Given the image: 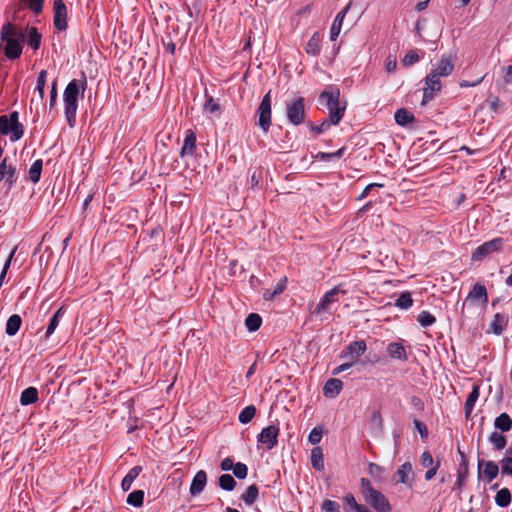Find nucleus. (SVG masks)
Returning a JSON list of instances; mask_svg holds the SVG:
<instances>
[{"label":"nucleus","mask_w":512,"mask_h":512,"mask_svg":"<svg viewBox=\"0 0 512 512\" xmlns=\"http://www.w3.org/2000/svg\"><path fill=\"white\" fill-rule=\"evenodd\" d=\"M87 88V79L85 73H82L81 79L71 80L63 93L65 118L70 127H73L76 121L79 99L83 97Z\"/></svg>","instance_id":"1"},{"label":"nucleus","mask_w":512,"mask_h":512,"mask_svg":"<svg viewBox=\"0 0 512 512\" xmlns=\"http://www.w3.org/2000/svg\"><path fill=\"white\" fill-rule=\"evenodd\" d=\"M25 35L22 30L10 22L4 24L0 31V49L8 59H18L22 54Z\"/></svg>","instance_id":"2"},{"label":"nucleus","mask_w":512,"mask_h":512,"mask_svg":"<svg viewBox=\"0 0 512 512\" xmlns=\"http://www.w3.org/2000/svg\"><path fill=\"white\" fill-rule=\"evenodd\" d=\"M360 490L366 502H368L377 512H390L391 507L387 498L381 492L374 489L368 479L361 478Z\"/></svg>","instance_id":"3"},{"label":"nucleus","mask_w":512,"mask_h":512,"mask_svg":"<svg viewBox=\"0 0 512 512\" xmlns=\"http://www.w3.org/2000/svg\"><path fill=\"white\" fill-rule=\"evenodd\" d=\"M339 98L340 91L337 88L325 90L320 94V101L328 108L331 123L333 125L339 124L346 109L345 105H340Z\"/></svg>","instance_id":"4"},{"label":"nucleus","mask_w":512,"mask_h":512,"mask_svg":"<svg viewBox=\"0 0 512 512\" xmlns=\"http://www.w3.org/2000/svg\"><path fill=\"white\" fill-rule=\"evenodd\" d=\"M0 134L10 135L12 142L18 141L24 134V127L19 122V113L12 112L9 116H0Z\"/></svg>","instance_id":"5"},{"label":"nucleus","mask_w":512,"mask_h":512,"mask_svg":"<svg viewBox=\"0 0 512 512\" xmlns=\"http://www.w3.org/2000/svg\"><path fill=\"white\" fill-rule=\"evenodd\" d=\"M286 117L288 121L298 126L305 121V99L303 97H296L286 104Z\"/></svg>","instance_id":"6"},{"label":"nucleus","mask_w":512,"mask_h":512,"mask_svg":"<svg viewBox=\"0 0 512 512\" xmlns=\"http://www.w3.org/2000/svg\"><path fill=\"white\" fill-rule=\"evenodd\" d=\"M504 240L501 237L494 238L490 241H486L478 246L475 251L471 254L472 262H482L489 255L499 252L502 250Z\"/></svg>","instance_id":"7"},{"label":"nucleus","mask_w":512,"mask_h":512,"mask_svg":"<svg viewBox=\"0 0 512 512\" xmlns=\"http://www.w3.org/2000/svg\"><path fill=\"white\" fill-rule=\"evenodd\" d=\"M340 293L344 294L345 291L341 290L339 286H335L334 288L326 292L319 301V303L316 305L312 313L318 316H322L324 313L328 312L331 308V305L339 301L338 295Z\"/></svg>","instance_id":"8"},{"label":"nucleus","mask_w":512,"mask_h":512,"mask_svg":"<svg viewBox=\"0 0 512 512\" xmlns=\"http://www.w3.org/2000/svg\"><path fill=\"white\" fill-rule=\"evenodd\" d=\"M258 125L267 132L271 126V92L269 91L262 99L258 109Z\"/></svg>","instance_id":"9"},{"label":"nucleus","mask_w":512,"mask_h":512,"mask_svg":"<svg viewBox=\"0 0 512 512\" xmlns=\"http://www.w3.org/2000/svg\"><path fill=\"white\" fill-rule=\"evenodd\" d=\"M279 427L276 425H269L262 429L257 436L259 443L265 445L267 450L273 449L278 443Z\"/></svg>","instance_id":"10"},{"label":"nucleus","mask_w":512,"mask_h":512,"mask_svg":"<svg viewBox=\"0 0 512 512\" xmlns=\"http://www.w3.org/2000/svg\"><path fill=\"white\" fill-rule=\"evenodd\" d=\"M425 88H424V94H423V101L422 103H426L433 99L436 92L440 91L441 89V81L440 76L437 74H434L432 71L426 76L425 78Z\"/></svg>","instance_id":"11"},{"label":"nucleus","mask_w":512,"mask_h":512,"mask_svg":"<svg viewBox=\"0 0 512 512\" xmlns=\"http://www.w3.org/2000/svg\"><path fill=\"white\" fill-rule=\"evenodd\" d=\"M366 343L363 340L354 341L350 343L346 349L342 352V358H348L354 364L358 361L366 351Z\"/></svg>","instance_id":"12"},{"label":"nucleus","mask_w":512,"mask_h":512,"mask_svg":"<svg viewBox=\"0 0 512 512\" xmlns=\"http://www.w3.org/2000/svg\"><path fill=\"white\" fill-rule=\"evenodd\" d=\"M4 181V185L10 189L17 181L16 168L8 165L7 158H3L0 163V182Z\"/></svg>","instance_id":"13"},{"label":"nucleus","mask_w":512,"mask_h":512,"mask_svg":"<svg viewBox=\"0 0 512 512\" xmlns=\"http://www.w3.org/2000/svg\"><path fill=\"white\" fill-rule=\"evenodd\" d=\"M455 55H443L431 71L440 77L449 76L454 70Z\"/></svg>","instance_id":"14"},{"label":"nucleus","mask_w":512,"mask_h":512,"mask_svg":"<svg viewBox=\"0 0 512 512\" xmlns=\"http://www.w3.org/2000/svg\"><path fill=\"white\" fill-rule=\"evenodd\" d=\"M54 25L58 30L67 28V8L62 0L54 1Z\"/></svg>","instance_id":"15"},{"label":"nucleus","mask_w":512,"mask_h":512,"mask_svg":"<svg viewBox=\"0 0 512 512\" xmlns=\"http://www.w3.org/2000/svg\"><path fill=\"white\" fill-rule=\"evenodd\" d=\"M479 476L483 475L488 482L495 479L499 473L498 465L493 461L479 460L478 462Z\"/></svg>","instance_id":"16"},{"label":"nucleus","mask_w":512,"mask_h":512,"mask_svg":"<svg viewBox=\"0 0 512 512\" xmlns=\"http://www.w3.org/2000/svg\"><path fill=\"white\" fill-rule=\"evenodd\" d=\"M351 8V3L347 4L344 9H342L335 17L331 29H330V40L335 41L339 36L343 21Z\"/></svg>","instance_id":"17"},{"label":"nucleus","mask_w":512,"mask_h":512,"mask_svg":"<svg viewBox=\"0 0 512 512\" xmlns=\"http://www.w3.org/2000/svg\"><path fill=\"white\" fill-rule=\"evenodd\" d=\"M207 483V474L205 471L200 470L194 476L192 483L190 485V494L192 496L199 495L205 488Z\"/></svg>","instance_id":"18"},{"label":"nucleus","mask_w":512,"mask_h":512,"mask_svg":"<svg viewBox=\"0 0 512 512\" xmlns=\"http://www.w3.org/2000/svg\"><path fill=\"white\" fill-rule=\"evenodd\" d=\"M480 301L483 304L488 302V294L486 287L480 283H476L469 292L466 301Z\"/></svg>","instance_id":"19"},{"label":"nucleus","mask_w":512,"mask_h":512,"mask_svg":"<svg viewBox=\"0 0 512 512\" xmlns=\"http://www.w3.org/2000/svg\"><path fill=\"white\" fill-rule=\"evenodd\" d=\"M458 452L461 455L462 461H461V463L459 465V469L457 471V480L455 482L454 489L460 490L468 477L469 469H468V463L466 461L465 454L463 452H461L460 450H458Z\"/></svg>","instance_id":"20"},{"label":"nucleus","mask_w":512,"mask_h":512,"mask_svg":"<svg viewBox=\"0 0 512 512\" xmlns=\"http://www.w3.org/2000/svg\"><path fill=\"white\" fill-rule=\"evenodd\" d=\"M342 388L343 383L340 379L331 378L325 383L323 393L326 397H335L341 392Z\"/></svg>","instance_id":"21"},{"label":"nucleus","mask_w":512,"mask_h":512,"mask_svg":"<svg viewBox=\"0 0 512 512\" xmlns=\"http://www.w3.org/2000/svg\"><path fill=\"white\" fill-rule=\"evenodd\" d=\"M387 353L389 357L406 361L407 360V353L404 348V346L401 343L398 342H391L387 346Z\"/></svg>","instance_id":"22"},{"label":"nucleus","mask_w":512,"mask_h":512,"mask_svg":"<svg viewBox=\"0 0 512 512\" xmlns=\"http://www.w3.org/2000/svg\"><path fill=\"white\" fill-rule=\"evenodd\" d=\"M196 150V136L192 131H188L184 139L183 146L181 148L180 155L185 157L187 155H193Z\"/></svg>","instance_id":"23"},{"label":"nucleus","mask_w":512,"mask_h":512,"mask_svg":"<svg viewBox=\"0 0 512 512\" xmlns=\"http://www.w3.org/2000/svg\"><path fill=\"white\" fill-rule=\"evenodd\" d=\"M322 37L318 32H315L306 45V52L310 55L316 56L321 51Z\"/></svg>","instance_id":"24"},{"label":"nucleus","mask_w":512,"mask_h":512,"mask_svg":"<svg viewBox=\"0 0 512 512\" xmlns=\"http://www.w3.org/2000/svg\"><path fill=\"white\" fill-rule=\"evenodd\" d=\"M507 324H508V316L505 314L496 313L493 317L491 326H492L493 332L496 335H500L505 330Z\"/></svg>","instance_id":"25"},{"label":"nucleus","mask_w":512,"mask_h":512,"mask_svg":"<svg viewBox=\"0 0 512 512\" xmlns=\"http://www.w3.org/2000/svg\"><path fill=\"white\" fill-rule=\"evenodd\" d=\"M141 471V466H135L129 470L121 482V488L123 491H128L131 488L134 480L139 476Z\"/></svg>","instance_id":"26"},{"label":"nucleus","mask_w":512,"mask_h":512,"mask_svg":"<svg viewBox=\"0 0 512 512\" xmlns=\"http://www.w3.org/2000/svg\"><path fill=\"white\" fill-rule=\"evenodd\" d=\"M394 118L396 123L400 126H406L415 121L414 115L404 108L398 109L395 112Z\"/></svg>","instance_id":"27"},{"label":"nucleus","mask_w":512,"mask_h":512,"mask_svg":"<svg viewBox=\"0 0 512 512\" xmlns=\"http://www.w3.org/2000/svg\"><path fill=\"white\" fill-rule=\"evenodd\" d=\"M494 426L501 432H508L512 428V419L507 413H501L496 417Z\"/></svg>","instance_id":"28"},{"label":"nucleus","mask_w":512,"mask_h":512,"mask_svg":"<svg viewBox=\"0 0 512 512\" xmlns=\"http://www.w3.org/2000/svg\"><path fill=\"white\" fill-rule=\"evenodd\" d=\"M311 464L315 470L321 471L324 469V457L320 447H315L311 451Z\"/></svg>","instance_id":"29"},{"label":"nucleus","mask_w":512,"mask_h":512,"mask_svg":"<svg viewBox=\"0 0 512 512\" xmlns=\"http://www.w3.org/2000/svg\"><path fill=\"white\" fill-rule=\"evenodd\" d=\"M512 496L508 488L500 489L495 496V503L499 507H508L511 504Z\"/></svg>","instance_id":"30"},{"label":"nucleus","mask_w":512,"mask_h":512,"mask_svg":"<svg viewBox=\"0 0 512 512\" xmlns=\"http://www.w3.org/2000/svg\"><path fill=\"white\" fill-rule=\"evenodd\" d=\"M38 400V391L35 387H28L22 393L20 402L22 405H30Z\"/></svg>","instance_id":"31"},{"label":"nucleus","mask_w":512,"mask_h":512,"mask_svg":"<svg viewBox=\"0 0 512 512\" xmlns=\"http://www.w3.org/2000/svg\"><path fill=\"white\" fill-rule=\"evenodd\" d=\"M21 317L17 314L10 316L6 323V333L10 336L15 335L21 326Z\"/></svg>","instance_id":"32"},{"label":"nucleus","mask_w":512,"mask_h":512,"mask_svg":"<svg viewBox=\"0 0 512 512\" xmlns=\"http://www.w3.org/2000/svg\"><path fill=\"white\" fill-rule=\"evenodd\" d=\"M478 398H479V387L474 386L465 402V415L467 418L470 416Z\"/></svg>","instance_id":"33"},{"label":"nucleus","mask_w":512,"mask_h":512,"mask_svg":"<svg viewBox=\"0 0 512 512\" xmlns=\"http://www.w3.org/2000/svg\"><path fill=\"white\" fill-rule=\"evenodd\" d=\"M43 162L41 159L34 161L29 169V179L33 183H37L40 180L42 172Z\"/></svg>","instance_id":"34"},{"label":"nucleus","mask_w":512,"mask_h":512,"mask_svg":"<svg viewBox=\"0 0 512 512\" xmlns=\"http://www.w3.org/2000/svg\"><path fill=\"white\" fill-rule=\"evenodd\" d=\"M500 463L502 474L512 475V445L507 449L506 454Z\"/></svg>","instance_id":"35"},{"label":"nucleus","mask_w":512,"mask_h":512,"mask_svg":"<svg viewBox=\"0 0 512 512\" xmlns=\"http://www.w3.org/2000/svg\"><path fill=\"white\" fill-rule=\"evenodd\" d=\"M489 442L495 450H502L507 444L505 436L496 431L489 436Z\"/></svg>","instance_id":"36"},{"label":"nucleus","mask_w":512,"mask_h":512,"mask_svg":"<svg viewBox=\"0 0 512 512\" xmlns=\"http://www.w3.org/2000/svg\"><path fill=\"white\" fill-rule=\"evenodd\" d=\"M47 81V71L41 70L38 74L37 84L35 87V93H38L39 100L42 101L44 98V89Z\"/></svg>","instance_id":"37"},{"label":"nucleus","mask_w":512,"mask_h":512,"mask_svg":"<svg viewBox=\"0 0 512 512\" xmlns=\"http://www.w3.org/2000/svg\"><path fill=\"white\" fill-rule=\"evenodd\" d=\"M258 497V487L255 484L250 485L242 494L241 499L247 504L252 505Z\"/></svg>","instance_id":"38"},{"label":"nucleus","mask_w":512,"mask_h":512,"mask_svg":"<svg viewBox=\"0 0 512 512\" xmlns=\"http://www.w3.org/2000/svg\"><path fill=\"white\" fill-rule=\"evenodd\" d=\"M261 323L262 319L260 315L256 313L249 314L245 320V325L251 332L258 330L261 326Z\"/></svg>","instance_id":"39"},{"label":"nucleus","mask_w":512,"mask_h":512,"mask_svg":"<svg viewBox=\"0 0 512 512\" xmlns=\"http://www.w3.org/2000/svg\"><path fill=\"white\" fill-rule=\"evenodd\" d=\"M127 503L134 507H141L144 501V491L135 490L131 492L127 497Z\"/></svg>","instance_id":"40"},{"label":"nucleus","mask_w":512,"mask_h":512,"mask_svg":"<svg viewBox=\"0 0 512 512\" xmlns=\"http://www.w3.org/2000/svg\"><path fill=\"white\" fill-rule=\"evenodd\" d=\"M64 313H65V311L63 310V308H59L55 312V314L50 319V322L48 324L47 331H46V337H49L50 335L53 334V332L55 331V329L57 328V326L59 324L60 318L64 315Z\"/></svg>","instance_id":"41"},{"label":"nucleus","mask_w":512,"mask_h":512,"mask_svg":"<svg viewBox=\"0 0 512 512\" xmlns=\"http://www.w3.org/2000/svg\"><path fill=\"white\" fill-rule=\"evenodd\" d=\"M256 414V408L254 405L246 406L239 414V421L242 424L249 423Z\"/></svg>","instance_id":"42"},{"label":"nucleus","mask_w":512,"mask_h":512,"mask_svg":"<svg viewBox=\"0 0 512 512\" xmlns=\"http://www.w3.org/2000/svg\"><path fill=\"white\" fill-rule=\"evenodd\" d=\"M219 486L225 491H232L236 486V481L230 474H223L219 477Z\"/></svg>","instance_id":"43"},{"label":"nucleus","mask_w":512,"mask_h":512,"mask_svg":"<svg viewBox=\"0 0 512 512\" xmlns=\"http://www.w3.org/2000/svg\"><path fill=\"white\" fill-rule=\"evenodd\" d=\"M411 472H412L411 463L405 462L404 464H402L396 472V474L398 476V481L403 484L407 483L408 476Z\"/></svg>","instance_id":"44"},{"label":"nucleus","mask_w":512,"mask_h":512,"mask_svg":"<svg viewBox=\"0 0 512 512\" xmlns=\"http://www.w3.org/2000/svg\"><path fill=\"white\" fill-rule=\"evenodd\" d=\"M413 305V299L409 292L402 293L396 300L395 306L400 309H408Z\"/></svg>","instance_id":"45"},{"label":"nucleus","mask_w":512,"mask_h":512,"mask_svg":"<svg viewBox=\"0 0 512 512\" xmlns=\"http://www.w3.org/2000/svg\"><path fill=\"white\" fill-rule=\"evenodd\" d=\"M41 35L37 32V29L32 27L28 34V45L34 50H37L40 46Z\"/></svg>","instance_id":"46"},{"label":"nucleus","mask_w":512,"mask_h":512,"mask_svg":"<svg viewBox=\"0 0 512 512\" xmlns=\"http://www.w3.org/2000/svg\"><path fill=\"white\" fill-rule=\"evenodd\" d=\"M417 320L422 327H429L436 322V318L428 311H422Z\"/></svg>","instance_id":"47"},{"label":"nucleus","mask_w":512,"mask_h":512,"mask_svg":"<svg viewBox=\"0 0 512 512\" xmlns=\"http://www.w3.org/2000/svg\"><path fill=\"white\" fill-rule=\"evenodd\" d=\"M344 503L351 507V509L355 510L356 512H368V509L362 505H359L355 497L352 494H347L344 497Z\"/></svg>","instance_id":"48"},{"label":"nucleus","mask_w":512,"mask_h":512,"mask_svg":"<svg viewBox=\"0 0 512 512\" xmlns=\"http://www.w3.org/2000/svg\"><path fill=\"white\" fill-rule=\"evenodd\" d=\"M419 59H420V57H419L417 51L410 50L405 54L404 58L402 59V63L404 66L409 67V66L415 64L416 62H418Z\"/></svg>","instance_id":"49"},{"label":"nucleus","mask_w":512,"mask_h":512,"mask_svg":"<svg viewBox=\"0 0 512 512\" xmlns=\"http://www.w3.org/2000/svg\"><path fill=\"white\" fill-rule=\"evenodd\" d=\"M233 473L238 479H245L248 474V468L246 464L238 462L233 467Z\"/></svg>","instance_id":"50"},{"label":"nucleus","mask_w":512,"mask_h":512,"mask_svg":"<svg viewBox=\"0 0 512 512\" xmlns=\"http://www.w3.org/2000/svg\"><path fill=\"white\" fill-rule=\"evenodd\" d=\"M323 431L320 427H315L311 430L308 436V440L311 444L316 445L322 439Z\"/></svg>","instance_id":"51"},{"label":"nucleus","mask_w":512,"mask_h":512,"mask_svg":"<svg viewBox=\"0 0 512 512\" xmlns=\"http://www.w3.org/2000/svg\"><path fill=\"white\" fill-rule=\"evenodd\" d=\"M205 111L209 113H216L220 110V106L217 102L214 101L212 96L206 95V102L204 105Z\"/></svg>","instance_id":"52"},{"label":"nucleus","mask_w":512,"mask_h":512,"mask_svg":"<svg viewBox=\"0 0 512 512\" xmlns=\"http://www.w3.org/2000/svg\"><path fill=\"white\" fill-rule=\"evenodd\" d=\"M322 510L325 512H340V505L333 500H325L322 503Z\"/></svg>","instance_id":"53"},{"label":"nucleus","mask_w":512,"mask_h":512,"mask_svg":"<svg viewBox=\"0 0 512 512\" xmlns=\"http://www.w3.org/2000/svg\"><path fill=\"white\" fill-rule=\"evenodd\" d=\"M420 463L423 467H426V468L435 466L434 459H433L432 455L430 454V452H428V451H425L422 453V455L420 457Z\"/></svg>","instance_id":"54"},{"label":"nucleus","mask_w":512,"mask_h":512,"mask_svg":"<svg viewBox=\"0 0 512 512\" xmlns=\"http://www.w3.org/2000/svg\"><path fill=\"white\" fill-rule=\"evenodd\" d=\"M331 125H333L331 123V119H326L324 121H322V123L320 125H311V130L313 132H315L316 134H321L323 133L324 131H326Z\"/></svg>","instance_id":"55"},{"label":"nucleus","mask_w":512,"mask_h":512,"mask_svg":"<svg viewBox=\"0 0 512 512\" xmlns=\"http://www.w3.org/2000/svg\"><path fill=\"white\" fill-rule=\"evenodd\" d=\"M344 151H345V148L342 147L340 148L339 150H337L336 152H333V153H324V152H321L319 153V157L322 159V160H330V159H333V158H340L343 156L344 154Z\"/></svg>","instance_id":"56"},{"label":"nucleus","mask_w":512,"mask_h":512,"mask_svg":"<svg viewBox=\"0 0 512 512\" xmlns=\"http://www.w3.org/2000/svg\"><path fill=\"white\" fill-rule=\"evenodd\" d=\"M28 7L36 14L40 13L43 8L44 0H25Z\"/></svg>","instance_id":"57"},{"label":"nucleus","mask_w":512,"mask_h":512,"mask_svg":"<svg viewBox=\"0 0 512 512\" xmlns=\"http://www.w3.org/2000/svg\"><path fill=\"white\" fill-rule=\"evenodd\" d=\"M397 67V60L395 56L389 55L385 61V70L388 73H392L395 71Z\"/></svg>","instance_id":"58"},{"label":"nucleus","mask_w":512,"mask_h":512,"mask_svg":"<svg viewBox=\"0 0 512 512\" xmlns=\"http://www.w3.org/2000/svg\"><path fill=\"white\" fill-rule=\"evenodd\" d=\"M414 425L422 438H426L428 436L427 427L424 423H422L420 420H414Z\"/></svg>","instance_id":"59"},{"label":"nucleus","mask_w":512,"mask_h":512,"mask_svg":"<svg viewBox=\"0 0 512 512\" xmlns=\"http://www.w3.org/2000/svg\"><path fill=\"white\" fill-rule=\"evenodd\" d=\"M439 467H440V462H436V463H435V466L430 467V468L426 471V473H425V480H426V481L431 480V479L436 475V473H437V471H438Z\"/></svg>","instance_id":"60"},{"label":"nucleus","mask_w":512,"mask_h":512,"mask_svg":"<svg viewBox=\"0 0 512 512\" xmlns=\"http://www.w3.org/2000/svg\"><path fill=\"white\" fill-rule=\"evenodd\" d=\"M374 187H383V184H379V183H371L369 185H367L365 187V189L363 190V192L360 194V196L358 197L359 200H362L364 198H366L368 196V194L370 193V191L374 188Z\"/></svg>","instance_id":"61"},{"label":"nucleus","mask_w":512,"mask_h":512,"mask_svg":"<svg viewBox=\"0 0 512 512\" xmlns=\"http://www.w3.org/2000/svg\"><path fill=\"white\" fill-rule=\"evenodd\" d=\"M287 278H282L275 286L273 291L276 293V295H280L286 288Z\"/></svg>","instance_id":"62"},{"label":"nucleus","mask_w":512,"mask_h":512,"mask_svg":"<svg viewBox=\"0 0 512 512\" xmlns=\"http://www.w3.org/2000/svg\"><path fill=\"white\" fill-rule=\"evenodd\" d=\"M354 365L353 362H351L350 360L348 362H345L341 365H339L338 367H336L334 370H333V374L334 375H337L345 370H348L349 368H351L352 366Z\"/></svg>","instance_id":"63"},{"label":"nucleus","mask_w":512,"mask_h":512,"mask_svg":"<svg viewBox=\"0 0 512 512\" xmlns=\"http://www.w3.org/2000/svg\"><path fill=\"white\" fill-rule=\"evenodd\" d=\"M234 465L235 464L231 458H225L222 460L220 467L223 471H229L231 469L233 470Z\"/></svg>","instance_id":"64"}]
</instances>
